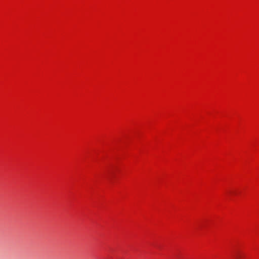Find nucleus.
Returning a JSON list of instances; mask_svg holds the SVG:
<instances>
[{
  "label": "nucleus",
  "mask_w": 259,
  "mask_h": 259,
  "mask_svg": "<svg viewBox=\"0 0 259 259\" xmlns=\"http://www.w3.org/2000/svg\"><path fill=\"white\" fill-rule=\"evenodd\" d=\"M240 257L239 255H236V259H239Z\"/></svg>",
  "instance_id": "obj_1"
}]
</instances>
